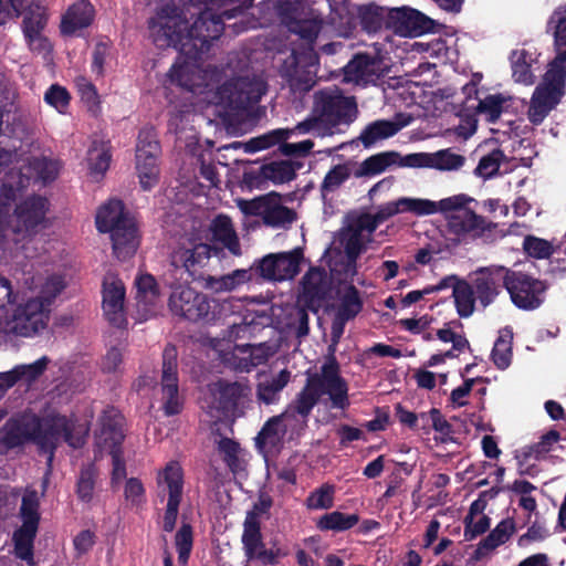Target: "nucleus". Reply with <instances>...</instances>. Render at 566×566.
<instances>
[{
  "instance_id": "1",
  "label": "nucleus",
  "mask_w": 566,
  "mask_h": 566,
  "mask_svg": "<svg viewBox=\"0 0 566 566\" xmlns=\"http://www.w3.org/2000/svg\"><path fill=\"white\" fill-rule=\"evenodd\" d=\"M62 438L73 448H80L84 443L82 432L72 433V423L64 416L50 415L39 418L34 415H23L10 419L0 429V453L4 454L27 441L34 442L41 452L48 453V471L43 481L45 489L54 450Z\"/></svg>"
},
{
  "instance_id": "2",
  "label": "nucleus",
  "mask_w": 566,
  "mask_h": 566,
  "mask_svg": "<svg viewBox=\"0 0 566 566\" xmlns=\"http://www.w3.org/2000/svg\"><path fill=\"white\" fill-rule=\"evenodd\" d=\"M190 18H196L189 25L187 35L179 31V56L198 62L210 51L211 44L218 40L224 30V22L207 0H179V28L188 24Z\"/></svg>"
},
{
  "instance_id": "3",
  "label": "nucleus",
  "mask_w": 566,
  "mask_h": 566,
  "mask_svg": "<svg viewBox=\"0 0 566 566\" xmlns=\"http://www.w3.org/2000/svg\"><path fill=\"white\" fill-rule=\"evenodd\" d=\"M323 395H328L334 409L346 410L350 406L347 381L337 376L334 365H326L323 374L307 377L305 386L289 405L286 413H297L306 421Z\"/></svg>"
},
{
  "instance_id": "4",
  "label": "nucleus",
  "mask_w": 566,
  "mask_h": 566,
  "mask_svg": "<svg viewBox=\"0 0 566 566\" xmlns=\"http://www.w3.org/2000/svg\"><path fill=\"white\" fill-rule=\"evenodd\" d=\"M473 202L476 203V200L467 193L432 201L433 214L437 212L444 214L448 232L455 235L459 242L480 239L485 232H491L496 228L495 223L488 221L470 207Z\"/></svg>"
},
{
  "instance_id": "5",
  "label": "nucleus",
  "mask_w": 566,
  "mask_h": 566,
  "mask_svg": "<svg viewBox=\"0 0 566 566\" xmlns=\"http://www.w3.org/2000/svg\"><path fill=\"white\" fill-rule=\"evenodd\" d=\"M36 281L39 295L18 307L13 315L11 331L17 335L31 336L44 329L49 322L51 303L65 287L60 275L39 277Z\"/></svg>"
},
{
  "instance_id": "6",
  "label": "nucleus",
  "mask_w": 566,
  "mask_h": 566,
  "mask_svg": "<svg viewBox=\"0 0 566 566\" xmlns=\"http://www.w3.org/2000/svg\"><path fill=\"white\" fill-rule=\"evenodd\" d=\"M124 418L115 408H106L99 418V430L96 432V447L101 452L112 455V481L118 483L126 476L125 462L122 458L120 444L124 440Z\"/></svg>"
},
{
  "instance_id": "7",
  "label": "nucleus",
  "mask_w": 566,
  "mask_h": 566,
  "mask_svg": "<svg viewBox=\"0 0 566 566\" xmlns=\"http://www.w3.org/2000/svg\"><path fill=\"white\" fill-rule=\"evenodd\" d=\"M566 93V74L548 67L542 82L535 87L527 109L528 120L541 125L556 108Z\"/></svg>"
},
{
  "instance_id": "8",
  "label": "nucleus",
  "mask_w": 566,
  "mask_h": 566,
  "mask_svg": "<svg viewBox=\"0 0 566 566\" xmlns=\"http://www.w3.org/2000/svg\"><path fill=\"white\" fill-rule=\"evenodd\" d=\"M314 113L324 122L323 135H334L342 124L349 125L356 117L357 104L354 97L344 96L339 91L315 93Z\"/></svg>"
},
{
  "instance_id": "9",
  "label": "nucleus",
  "mask_w": 566,
  "mask_h": 566,
  "mask_svg": "<svg viewBox=\"0 0 566 566\" xmlns=\"http://www.w3.org/2000/svg\"><path fill=\"white\" fill-rule=\"evenodd\" d=\"M245 216L260 217L264 226L273 229H289L297 219V213L283 205V197L271 191L251 200L240 202Z\"/></svg>"
},
{
  "instance_id": "10",
  "label": "nucleus",
  "mask_w": 566,
  "mask_h": 566,
  "mask_svg": "<svg viewBox=\"0 0 566 566\" xmlns=\"http://www.w3.org/2000/svg\"><path fill=\"white\" fill-rule=\"evenodd\" d=\"M548 285L533 275L509 268L506 291L512 303L520 310L534 311L545 301Z\"/></svg>"
},
{
  "instance_id": "11",
  "label": "nucleus",
  "mask_w": 566,
  "mask_h": 566,
  "mask_svg": "<svg viewBox=\"0 0 566 566\" xmlns=\"http://www.w3.org/2000/svg\"><path fill=\"white\" fill-rule=\"evenodd\" d=\"M242 548L248 562L258 560L262 565H276L280 558L287 556L281 547L266 548L261 532V523L255 513H248L243 522Z\"/></svg>"
},
{
  "instance_id": "12",
  "label": "nucleus",
  "mask_w": 566,
  "mask_h": 566,
  "mask_svg": "<svg viewBox=\"0 0 566 566\" xmlns=\"http://www.w3.org/2000/svg\"><path fill=\"white\" fill-rule=\"evenodd\" d=\"M264 94V83L249 77L228 81L218 90L221 102L233 111H247L253 107Z\"/></svg>"
},
{
  "instance_id": "13",
  "label": "nucleus",
  "mask_w": 566,
  "mask_h": 566,
  "mask_svg": "<svg viewBox=\"0 0 566 566\" xmlns=\"http://www.w3.org/2000/svg\"><path fill=\"white\" fill-rule=\"evenodd\" d=\"M49 201L41 196H32L20 202L14 210V223L10 229L13 233L28 235L48 226Z\"/></svg>"
},
{
  "instance_id": "14",
  "label": "nucleus",
  "mask_w": 566,
  "mask_h": 566,
  "mask_svg": "<svg viewBox=\"0 0 566 566\" xmlns=\"http://www.w3.org/2000/svg\"><path fill=\"white\" fill-rule=\"evenodd\" d=\"M319 57L314 44H300L292 50L291 56L284 62L286 75L302 85L310 88L315 83L318 70Z\"/></svg>"
},
{
  "instance_id": "15",
  "label": "nucleus",
  "mask_w": 566,
  "mask_h": 566,
  "mask_svg": "<svg viewBox=\"0 0 566 566\" xmlns=\"http://www.w3.org/2000/svg\"><path fill=\"white\" fill-rule=\"evenodd\" d=\"M149 38L158 49L177 46V7L175 1L159 6L148 21Z\"/></svg>"
},
{
  "instance_id": "16",
  "label": "nucleus",
  "mask_w": 566,
  "mask_h": 566,
  "mask_svg": "<svg viewBox=\"0 0 566 566\" xmlns=\"http://www.w3.org/2000/svg\"><path fill=\"white\" fill-rule=\"evenodd\" d=\"M386 25L402 36H420L433 30L434 21L419 10L401 7L388 11Z\"/></svg>"
},
{
  "instance_id": "17",
  "label": "nucleus",
  "mask_w": 566,
  "mask_h": 566,
  "mask_svg": "<svg viewBox=\"0 0 566 566\" xmlns=\"http://www.w3.org/2000/svg\"><path fill=\"white\" fill-rule=\"evenodd\" d=\"M507 271L509 268L503 265H489L476 270L471 284L482 308L491 305L503 289L506 290Z\"/></svg>"
},
{
  "instance_id": "18",
  "label": "nucleus",
  "mask_w": 566,
  "mask_h": 566,
  "mask_svg": "<svg viewBox=\"0 0 566 566\" xmlns=\"http://www.w3.org/2000/svg\"><path fill=\"white\" fill-rule=\"evenodd\" d=\"M298 302L313 313H317L329 295L332 283L325 269L312 266L303 275Z\"/></svg>"
},
{
  "instance_id": "19",
  "label": "nucleus",
  "mask_w": 566,
  "mask_h": 566,
  "mask_svg": "<svg viewBox=\"0 0 566 566\" xmlns=\"http://www.w3.org/2000/svg\"><path fill=\"white\" fill-rule=\"evenodd\" d=\"M303 164L294 160H272L263 164L258 170L244 172L243 180L250 188H261L266 181L275 185L290 182L296 178V171Z\"/></svg>"
},
{
  "instance_id": "20",
  "label": "nucleus",
  "mask_w": 566,
  "mask_h": 566,
  "mask_svg": "<svg viewBox=\"0 0 566 566\" xmlns=\"http://www.w3.org/2000/svg\"><path fill=\"white\" fill-rule=\"evenodd\" d=\"M125 295L123 281L117 275L107 273L103 280L102 306L107 321L116 327H124L127 323Z\"/></svg>"
},
{
  "instance_id": "21",
  "label": "nucleus",
  "mask_w": 566,
  "mask_h": 566,
  "mask_svg": "<svg viewBox=\"0 0 566 566\" xmlns=\"http://www.w3.org/2000/svg\"><path fill=\"white\" fill-rule=\"evenodd\" d=\"M179 316L190 322L208 323L214 319L209 297L188 285H179Z\"/></svg>"
},
{
  "instance_id": "22",
  "label": "nucleus",
  "mask_w": 566,
  "mask_h": 566,
  "mask_svg": "<svg viewBox=\"0 0 566 566\" xmlns=\"http://www.w3.org/2000/svg\"><path fill=\"white\" fill-rule=\"evenodd\" d=\"M24 170L25 171L11 170L4 178V181H7L8 178L15 175V178L13 179V193L15 196L17 192L21 191L29 185L31 178H38L43 182L55 179L59 174V164L44 157L34 158L24 167Z\"/></svg>"
},
{
  "instance_id": "23",
  "label": "nucleus",
  "mask_w": 566,
  "mask_h": 566,
  "mask_svg": "<svg viewBox=\"0 0 566 566\" xmlns=\"http://www.w3.org/2000/svg\"><path fill=\"white\" fill-rule=\"evenodd\" d=\"M135 306L139 319L145 321L156 313L160 297L155 277L148 273H139L135 279Z\"/></svg>"
},
{
  "instance_id": "24",
  "label": "nucleus",
  "mask_w": 566,
  "mask_h": 566,
  "mask_svg": "<svg viewBox=\"0 0 566 566\" xmlns=\"http://www.w3.org/2000/svg\"><path fill=\"white\" fill-rule=\"evenodd\" d=\"M546 31L554 36V45L559 51L548 67L566 74V2L559 4L546 23Z\"/></svg>"
},
{
  "instance_id": "25",
  "label": "nucleus",
  "mask_w": 566,
  "mask_h": 566,
  "mask_svg": "<svg viewBox=\"0 0 566 566\" xmlns=\"http://www.w3.org/2000/svg\"><path fill=\"white\" fill-rule=\"evenodd\" d=\"M433 207L434 206L432 205V200L429 199L402 197L398 200L389 201L379 206L375 212V216L378 222L381 224L389 218L402 212H412L416 216L433 214Z\"/></svg>"
},
{
  "instance_id": "26",
  "label": "nucleus",
  "mask_w": 566,
  "mask_h": 566,
  "mask_svg": "<svg viewBox=\"0 0 566 566\" xmlns=\"http://www.w3.org/2000/svg\"><path fill=\"white\" fill-rule=\"evenodd\" d=\"M177 352L174 346L166 348L163 363V400L167 416L177 412Z\"/></svg>"
},
{
  "instance_id": "27",
  "label": "nucleus",
  "mask_w": 566,
  "mask_h": 566,
  "mask_svg": "<svg viewBox=\"0 0 566 566\" xmlns=\"http://www.w3.org/2000/svg\"><path fill=\"white\" fill-rule=\"evenodd\" d=\"M516 532L514 518L502 520L476 546L473 559L481 560L499 546L505 544Z\"/></svg>"
},
{
  "instance_id": "28",
  "label": "nucleus",
  "mask_w": 566,
  "mask_h": 566,
  "mask_svg": "<svg viewBox=\"0 0 566 566\" xmlns=\"http://www.w3.org/2000/svg\"><path fill=\"white\" fill-rule=\"evenodd\" d=\"M113 253L118 260L133 256L139 245V235L135 221H126L120 228L111 233Z\"/></svg>"
},
{
  "instance_id": "29",
  "label": "nucleus",
  "mask_w": 566,
  "mask_h": 566,
  "mask_svg": "<svg viewBox=\"0 0 566 566\" xmlns=\"http://www.w3.org/2000/svg\"><path fill=\"white\" fill-rule=\"evenodd\" d=\"M126 221H134V219L125 211L119 200H109L96 213V227L99 232L112 233L116 228L124 226Z\"/></svg>"
},
{
  "instance_id": "30",
  "label": "nucleus",
  "mask_w": 566,
  "mask_h": 566,
  "mask_svg": "<svg viewBox=\"0 0 566 566\" xmlns=\"http://www.w3.org/2000/svg\"><path fill=\"white\" fill-rule=\"evenodd\" d=\"M94 18L93 6L81 0L72 4L62 18L61 32L65 35H72L77 30L88 27Z\"/></svg>"
},
{
  "instance_id": "31",
  "label": "nucleus",
  "mask_w": 566,
  "mask_h": 566,
  "mask_svg": "<svg viewBox=\"0 0 566 566\" xmlns=\"http://www.w3.org/2000/svg\"><path fill=\"white\" fill-rule=\"evenodd\" d=\"M212 239L220 242L233 255H241V245L232 220L227 214H218L211 222Z\"/></svg>"
},
{
  "instance_id": "32",
  "label": "nucleus",
  "mask_w": 566,
  "mask_h": 566,
  "mask_svg": "<svg viewBox=\"0 0 566 566\" xmlns=\"http://www.w3.org/2000/svg\"><path fill=\"white\" fill-rule=\"evenodd\" d=\"M401 125L389 119H377L369 123L360 133L358 139L365 148L373 147L377 142L396 135Z\"/></svg>"
},
{
  "instance_id": "33",
  "label": "nucleus",
  "mask_w": 566,
  "mask_h": 566,
  "mask_svg": "<svg viewBox=\"0 0 566 566\" xmlns=\"http://www.w3.org/2000/svg\"><path fill=\"white\" fill-rule=\"evenodd\" d=\"M376 60L368 53H357L345 65V78L354 82H367L375 75Z\"/></svg>"
},
{
  "instance_id": "34",
  "label": "nucleus",
  "mask_w": 566,
  "mask_h": 566,
  "mask_svg": "<svg viewBox=\"0 0 566 566\" xmlns=\"http://www.w3.org/2000/svg\"><path fill=\"white\" fill-rule=\"evenodd\" d=\"M397 158H399V153L397 151H384L371 155L361 161L354 176L361 178L379 175L388 167L396 165Z\"/></svg>"
},
{
  "instance_id": "35",
  "label": "nucleus",
  "mask_w": 566,
  "mask_h": 566,
  "mask_svg": "<svg viewBox=\"0 0 566 566\" xmlns=\"http://www.w3.org/2000/svg\"><path fill=\"white\" fill-rule=\"evenodd\" d=\"M452 296L457 313L460 317H470L475 310V302H478L474 287L465 280L457 281L453 284Z\"/></svg>"
},
{
  "instance_id": "36",
  "label": "nucleus",
  "mask_w": 566,
  "mask_h": 566,
  "mask_svg": "<svg viewBox=\"0 0 566 566\" xmlns=\"http://www.w3.org/2000/svg\"><path fill=\"white\" fill-rule=\"evenodd\" d=\"M339 305L337 314L344 316L345 319H354L364 307V302L359 290L354 284L346 285L343 291L338 292Z\"/></svg>"
},
{
  "instance_id": "37",
  "label": "nucleus",
  "mask_w": 566,
  "mask_h": 566,
  "mask_svg": "<svg viewBox=\"0 0 566 566\" xmlns=\"http://www.w3.org/2000/svg\"><path fill=\"white\" fill-rule=\"evenodd\" d=\"M291 373L282 369L277 375L266 379L258 385V399L266 405L274 403L279 399V394L289 384Z\"/></svg>"
},
{
  "instance_id": "38",
  "label": "nucleus",
  "mask_w": 566,
  "mask_h": 566,
  "mask_svg": "<svg viewBox=\"0 0 566 566\" xmlns=\"http://www.w3.org/2000/svg\"><path fill=\"white\" fill-rule=\"evenodd\" d=\"M356 18L361 30L368 34L378 32L386 23L384 9L373 3L357 7Z\"/></svg>"
},
{
  "instance_id": "39",
  "label": "nucleus",
  "mask_w": 566,
  "mask_h": 566,
  "mask_svg": "<svg viewBox=\"0 0 566 566\" xmlns=\"http://www.w3.org/2000/svg\"><path fill=\"white\" fill-rule=\"evenodd\" d=\"M276 281L291 280L300 272V263L303 260V251L295 248L290 252L275 253Z\"/></svg>"
},
{
  "instance_id": "40",
  "label": "nucleus",
  "mask_w": 566,
  "mask_h": 566,
  "mask_svg": "<svg viewBox=\"0 0 566 566\" xmlns=\"http://www.w3.org/2000/svg\"><path fill=\"white\" fill-rule=\"evenodd\" d=\"M247 386L240 382H220L219 384V409L223 412L234 413L239 407L241 398L245 396Z\"/></svg>"
},
{
  "instance_id": "41",
  "label": "nucleus",
  "mask_w": 566,
  "mask_h": 566,
  "mask_svg": "<svg viewBox=\"0 0 566 566\" xmlns=\"http://www.w3.org/2000/svg\"><path fill=\"white\" fill-rule=\"evenodd\" d=\"M293 135V129L276 128L263 135L256 136L248 140L244 145V151L253 154L263 149H268L275 145H281Z\"/></svg>"
},
{
  "instance_id": "42",
  "label": "nucleus",
  "mask_w": 566,
  "mask_h": 566,
  "mask_svg": "<svg viewBox=\"0 0 566 566\" xmlns=\"http://www.w3.org/2000/svg\"><path fill=\"white\" fill-rule=\"evenodd\" d=\"M511 101V96H504L501 93L489 94L479 101L475 109L478 113L485 115L490 124H495L502 113L506 111L507 103Z\"/></svg>"
},
{
  "instance_id": "43",
  "label": "nucleus",
  "mask_w": 566,
  "mask_h": 566,
  "mask_svg": "<svg viewBox=\"0 0 566 566\" xmlns=\"http://www.w3.org/2000/svg\"><path fill=\"white\" fill-rule=\"evenodd\" d=\"M157 495L164 501L168 495V500H177V462L171 460L165 468L160 469L156 479Z\"/></svg>"
},
{
  "instance_id": "44",
  "label": "nucleus",
  "mask_w": 566,
  "mask_h": 566,
  "mask_svg": "<svg viewBox=\"0 0 566 566\" xmlns=\"http://www.w3.org/2000/svg\"><path fill=\"white\" fill-rule=\"evenodd\" d=\"M358 522V514H345L334 511L321 516L316 526L321 531L345 532L353 528Z\"/></svg>"
},
{
  "instance_id": "45",
  "label": "nucleus",
  "mask_w": 566,
  "mask_h": 566,
  "mask_svg": "<svg viewBox=\"0 0 566 566\" xmlns=\"http://www.w3.org/2000/svg\"><path fill=\"white\" fill-rule=\"evenodd\" d=\"M265 2L286 25L298 17L304 15L306 10L305 0H265Z\"/></svg>"
},
{
  "instance_id": "46",
  "label": "nucleus",
  "mask_w": 566,
  "mask_h": 566,
  "mask_svg": "<svg viewBox=\"0 0 566 566\" xmlns=\"http://www.w3.org/2000/svg\"><path fill=\"white\" fill-rule=\"evenodd\" d=\"M306 14L293 20L287 27L293 33L305 40V44H315L322 30L323 20L318 17L306 18Z\"/></svg>"
},
{
  "instance_id": "47",
  "label": "nucleus",
  "mask_w": 566,
  "mask_h": 566,
  "mask_svg": "<svg viewBox=\"0 0 566 566\" xmlns=\"http://www.w3.org/2000/svg\"><path fill=\"white\" fill-rule=\"evenodd\" d=\"M38 528L21 526L13 535L14 553L20 559L33 565V539Z\"/></svg>"
},
{
  "instance_id": "48",
  "label": "nucleus",
  "mask_w": 566,
  "mask_h": 566,
  "mask_svg": "<svg viewBox=\"0 0 566 566\" xmlns=\"http://www.w3.org/2000/svg\"><path fill=\"white\" fill-rule=\"evenodd\" d=\"M111 155L106 147L99 142H93L87 151V164L90 174L98 179L108 169Z\"/></svg>"
},
{
  "instance_id": "49",
  "label": "nucleus",
  "mask_w": 566,
  "mask_h": 566,
  "mask_svg": "<svg viewBox=\"0 0 566 566\" xmlns=\"http://www.w3.org/2000/svg\"><path fill=\"white\" fill-rule=\"evenodd\" d=\"M207 2L218 12L223 22L243 15L253 6V0H207Z\"/></svg>"
},
{
  "instance_id": "50",
  "label": "nucleus",
  "mask_w": 566,
  "mask_h": 566,
  "mask_svg": "<svg viewBox=\"0 0 566 566\" xmlns=\"http://www.w3.org/2000/svg\"><path fill=\"white\" fill-rule=\"evenodd\" d=\"M284 415L270 418L259 431L255 442L259 447H274L280 441L281 436L285 432L282 426Z\"/></svg>"
},
{
  "instance_id": "51",
  "label": "nucleus",
  "mask_w": 566,
  "mask_h": 566,
  "mask_svg": "<svg viewBox=\"0 0 566 566\" xmlns=\"http://www.w3.org/2000/svg\"><path fill=\"white\" fill-rule=\"evenodd\" d=\"M46 20L45 8L41 2L30 7L22 21L24 36L41 34L46 25Z\"/></svg>"
},
{
  "instance_id": "52",
  "label": "nucleus",
  "mask_w": 566,
  "mask_h": 566,
  "mask_svg": "<svg viewBox=\"0 0 566 566\" xmlns=\"http://www.w3.org/2000/svg\"><path fill=\"white\" fill-rule=\"evenodd\" d=\"M39 495L35 490H25L20 507V515L23 520L22 526L35 527L39 525Z\"/></svg>"
},
{
  "instance_id": "53",
  "label": "nucleus",
  "mask_w": 566,
  "mask_h": 566,
  "mask_svg": "<svg viewBox=\"0 0 566 566\" xmlns=\"http://www.w3.org/2000/svg\"><path fill=\"white\" fill-rule=\"evenodd\" d=\"M252 280V273L250 270L244 269H238L232 271L229 274L222 275L221 277L210 279V283L212 289H214L216 292H223V291H233L238 286L250 282Z\"/></svg>"
},
{
  "instance_id": "54",
  "label": "nucleus",
  "mask_w": 566,
  "mask_h": 566,
  "mask_svg": "<svg viewBox=\"0 0 566 566\" xmlns=\"http://www.w3.org/2000/svg\"><path fill=\"white\" fill-rule=\"evenodd\" d=\"M504 160H506V156L503 150L495 148L481 157L476 168L474 169V174L484 179L492 178L497 174L500 166Z\"/></svg>"
},
{
  "instance_id": "55",
  "label": "nucleus",
  "mask_w": 566,
  "mask_h": 566,
  "mask_svg": "<svg viewBox=\"0 0 566 566\" xmlns=\"http://www.w3.org/2000/svg\"><path fill=\"white\" fill-rule=\"evenodd\" d=\"M526 57L527 52L525 50L513 51L511 55L512 76L517 83L531 85L534 83V75Z\"/></svg>"
},
{
  "instance_id": "56",
  "label": "nucleus",
  "mask_w": 566,
  "mask_h": 566,
  "mask_svg": "<svg viewBox=\"0 0 566 566\" xmlns=\"http://www.w3.org/2000/svg\"><path fill=\"white\" fill-rule=\"evenodd\" d=\"M344 249L347 259L345 272L354 275L356 273L357 260L365 249L361 235L349 230V234L344 243Z\"/></svg>"
},
{
  "instance_id": "57",
  "label": "nucleus",
  "mask_w": 566,
  "mask_h": 566,
  "mask_svg": "<svg viewBox=\"0 0 566 566\" xmlns=\"http://www.w3.org/2000/svg\"><path fill=\"white\" fill-rule=\"evenodd\" d=\"M159 154V144L153 129H143L138 135L136 145V159L157 158Z\"/></svg>"
},
{
  "instance_id": "58",
  "label": "nucleus",
  "mask_w": 566,
  "mask_h": 566,
  "mask_svg": "<svg viewBox=\"0 0 566 566\" xmlns=\"http://www.w3.org/2000/svg\"><path fill=\"white\" fill-rule=\"evenodd\" d=\"M335 486L325 483L310 493L306 505L311 510H327L334 505Z\"/></svg>"
},
{
  "instance_id": "59",
  "label": "nucleus",
  "mask_w": 566,
  "mask_h": 566,
  "mask_svg": "<svg viewBox=\"0 0 566 566\" xmlns=\"http://www.w3.org/2000/svg\"><path fill=\"white\" fill-rule=\"evenodd\" d=\"M492 360L499 369H505L512 360V335H500L495 340L492 353Z\"/></svg>"
},
{
  "instance_id": "60",
  "label": "nucleus",
  "mask_w": 566,
  "mask_h": 566,
  "mask_svg": "<svg viewBox=\"0 0 566 566\" xmlns=\"http://www.w3.org/2000/svg\"><path fill=\"white\" fill-rule=\"evenodd\" d=\"M350 174L352 172L347 164H338L331 168L321 185L322 193L325 195L334 192L350 177Z\"/></svg>"
},
{
  "instance_id": "61",
  "label": "nucleus",
  "mask_w": 566,
  "mask_h": 566,
  "mask_svg": "<svg viewBox=\"0 0 566 566\" xmlns=\"http://www.w3.org/2000/svg\"><path fill=\"white\" fill-rule=\"evenodd\" d=\"M560 439V433L557 430H549L545 434L542 436L541 440L532 446H530L523 452V459L527 460L528 458H535L539 460L544 458L551 450L554 443H556Z\"/></svg>"
},
{
  "instance_id": "62",
  "label": "nucleus",
  "mask_w": 566,
  "mask_h": 566,
  "mask_svg": "<svg viewBox=\"0 0 566 566\" xmlns=\"http://www.w3.org/2000/svg\"><path fill=\"white\" fill-rule=\"evenodd\" d=\"M75 84L81 99L85 103L88 112L97 115L101 102L96 87L84 76L76 77Z\"/></svg>"
},
{
  "instance_id": "63",
  "label": "nucleus",
  "mask_w": 566,
  "mask_h": 566,
  "mask_svg": "<svg viewBox=\"0 0 566 566\" xmlns=\"http://www.w3.org/2000/svg\"><path fill=\"white\" fill-rule=\"evenodd\" d=\"M465 163L462 155L452 153L450 149H442L432 154V168L439 170H457Z\"/></svg>"
},
{
  "instance_id": "64",
  "label": "nucleus",
  "mask_w": 566,
  "mask_h": 566,
  "mask_svg": "<svg viewBox=\"0 0 566 566\" xmlns=\"http://www.w3.org/2000/svg\"><path fill=\"white\" fill-rule=\"evenodd\" d=\"M523 250L527 255L534 259H548L554 253L551 242L533 235L524 238Z\"/></svg>"
}]
</instances>
